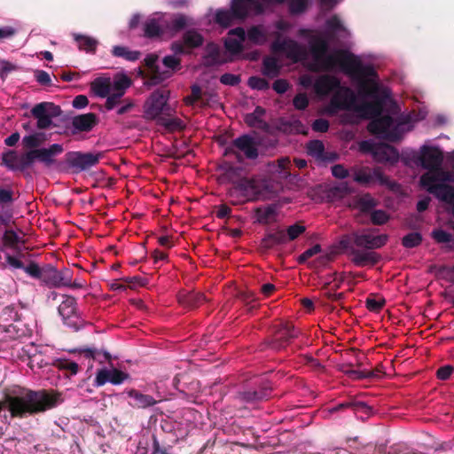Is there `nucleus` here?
Wrapping results in <instances>:
<instances>
[{
    "label": "nucleus",
    "instance_id": "052dcab7",
    "mask_svg": "<svg viewBox=\"0 0 454 454\" xmlns=\"http://www.w3.org/2000/svg\"><path fill=\"white\" fill-rule=\"evenodd\" d=\"M201 99V89L198 85L192 87V96L185 98V102L188 105H192L195 102Z\"/></svg>",
    "mask_w": 454,
    "mask_h": 454
},
{
    "label": "nucleus",
    "instance_id": "f704fd0d",
    "mask_svg": "<svg viewBox=\"0 0 454 454\" xmlns=\"http://www.w3.org/2000/svg\"><path fill=\"white\" fill-rule=\"evenodd\" d=\"M112 52L115 57H121L129 61H135L140 56L139 51H129L128 48L123 47V46H114L113 48Z\"/></svg>",
    "mask_w": 454,
    "mask_h": 454
},
{
    "label": "nucleus",
    "instance_id": "c9c22d12",
    "mask_svg": "<svg viewBox=\"0 0 454 454\" xmlns=\"http://www.w3.org/2000/svg\"><path fill=\"white\" fill-rule=\"evenodd\" d=\"M169 112H167L166 114L169 115ZM159 124L163 125L165 128H167L169 130H178L182 129L184 127V123L183 121H181L178 118L176 117H165L160 118V121H158Z\"/></svg>",
    "mask_w": 454,
    "mask_h": 454
},
{
    "label": "nucleus",
    "instance_id": "dca6fc26",
    "mask_svg": "<svg viewBox=\"0 0 454 454\" xmlns=\"http://www.w3.org/2000/svg\"><path fill=\"white\" fill-rule=\"evenodd\" d=\"M128 378V374L115 368H103L98 371L94 385L101 387L106 382L114 385L121 384Z\"/></svg>",
    "mask_w": 454,
    "mask_h": 454
},
{
    "label": "nucleus",
    "instance_id": "5fc2aeb1",
    "mask_svg": "<svg viewBox=\"0 0 454 454\" xmlns=\"http://www.w3.org/2000/svg\"><path fill=\"white\" fill-rule=\"evenodd\" d=\"M349 173L350 171L343 165L336 164L332 167V174L336 178L344 179L348 176Z\"/></svg>",
    "mask_w": 454,
    "mask_h": 454
},
{
    "label": "nucleus",
    "instance_id": "f3484780",
    "mask_svg": "<svg viewBox=\"0 0 454 454\" xmlns=\"http://www.w3.org/2000/svg\"><path fill=\"white\" fill-rule=\"evenodd\" d=\"M168 26V20L167 19V15L165 13H154L145 23V35L147 37L158 36Z\"/></svg>",
    "mask_w": 454,
    "mask_h": 454
},
{
    "label": "nucleus",
    "instance_id": "4468645a",
    "mask_svg": "<svg viewBox=\"0 0 454 454\" xmlns=\"http://www.w3.org/2000/svg\"><path fill=\"white\" fill-rule=\"evenodd\" d=\"M130 85L131 81L126 74L116 75L114 79L113 91L106 97V108L112 110L119 103L120 98Z\"/></svg>",
    "mask_w": 454,
    "mask_h": 454
},
{
    "label": "nucleus",
    "instance_id": "ea45409f",
    "mask_svg": "<svg viewBox=\"0 0 454 454\" xmlns=\"http://www.w3.org/2000/svg\"><path fill=\"white\" fill-rule=\"evenodd\" d=\"M326 27L327 29L333 34H338L340 32L347 34V31L343 27V24L337 16H333L329 18L326 21Z\"/></svg>",
    "mask_w": 454,
    "mask_h": 454
},
{
    "label": "nucleus",
    "instance_id": "58836bf2",
    "mask_svg": "<svg viewBox=\"0 0 454 454\" xmlns=\"http://www.w3.org/2000/svg\"><path fill=\"white\" fill-rule=\"evenodd\" d=\"M44 139L43 133H34L28 136H25L22 139V143L27 148H35L39 146Z\"/></svg>",
    "mask_w": 454,
    "mask_h": 454
},
{
    "label": "nucleus",
    "instance_id": "393cba45",
    "mask_svg": "<svg viewBox=\"0 0 454 454\" xmlns=\"http://www.w3.org/2000/svg\"><path fill=\"white\" fill-rule=\"evenodd\" d=\"M400 158L403 163L409 168H421V150L417 151L411 148H406L402 152Z\"/></svg>",
    "mask_w": 454,
    "mask_h": 454
},
{
    "label": "nucleus",
    "instance_id": "c756f323",
    "mask_svg": "<svg viewBox=\"0 0 454 454\" xmlns=\"http://www.w3.org/2000/svg\"><path fill=\"white\" fill-rule=\"evenodd\" d=\"M128 395L134 400L132 405L137 408L145 409L156 403L154 398L149 395H144L137 390H130Z\"/></svg>",
    "mask_w": 454,
    "mask_h": 454
},
{
    "label": "nucleus",
    "instance_id": "338daca9",
    "mask_svg": "<svg viewBox=\"0 0 454 454\" xmlns=\"http://www.w3.org/2000/svg\"><path fill=\"white\" fill-rule=\"evenodd\" d=\"M272 88L277 93L283 94L288 90L289 84L286 80L278 79L274 82Z\"/></svg>",
    "mask_w": 454,
    "mask_h": 454
},
{
    "label": "nucleus",
    "instance_id": "7ed1b4c3",
    "mask_svg": "<svg viewBox=\"0 0 454 454\" xmlns=\"http://www.w3.org/2000/svg\"><path fill=\"white\" fill-rule=\"evenodd\" d=\"M420 150L421 168L427 170L420 177V185L438 200L450 205L454 211V189L445 184L446 180L453 178L450 171H445L442 168L443 161L442 151L436 146L428 145H423Z\"/></svg>",
    "mask_w": 454,
    "mask_h": 454
},
{
    "label": "nucleus",
    "instance_id": "ddd939ff",
    "mask_svg": "<svg viewBox=\"0 0 454 454\" xmlns=\"http://www.w3.org/2000/svg\"><path fill=\"white\" fill-rule=\"evenodd\" d=\"M99 160L98 154L72 152L67 154L68 165L75 171H83L95 166Z\"/></svg>",
    "mask_w": 454,
    "mask_h": 454
},
{
    "label": "nucleus",
    "instance_id": "8fccbe9b",
    "mask_svg": "<svg viewBox=\"0 0 454 454\" xmlns=\"http://www.w3.org/2000/svg\"><path fill=\"white\" fill-rule=\"evenodd\" d=\"M23 270L29 276L42 280L43 273V268H40L37 264L31 263V264L24 267Z\"/></svg>",
    "mask_w": 454,
    "mask_h": 454
},
{
    "label": "nucleus",
    "instance_id": "bb28decb",
    "mask_svg": "<svg viewBox=\"0 0 454 454\" xmlns=\"http://www.w3.org/2000/svg\"><path fill=\"white\" fill-rule=\"evenodd\" d=\"M277 216L278 207L276 205L265 206L256 210V218L261 223H271L277 220Z\"/></svg>",
    "mask_w": 454,
    "mask_h": 454
},
{
    "label": "nucleus",
    "instance_id": "20e7f679",
    "mask_svg": "<svg viewBox=\"0 0 454 454\" xmlns=\"http://www.w3.org/2000/svg\"><path fill=\"white\" fill-rule=\"evenodd\" d=\"M263 4L261 0H231V10L220 9L215 12V22L227 27L235 19L243 20L249 16L262 14Z\"/></svg>",
    "mask_w": 454,
    "mask_h": 454
},
{
    "label": "nucleus",
    "instance_id": "a211bd4d",
    "mask_svg": "<svg viewBox=\"0 0 454 454\" xmlns=\"http://www.w3.org/2000/svg\"><path fill=\"white\" fill-rule=\"evenodd\" d=\"M202 42L203 38L200 33L194 30H189L184 34L183 41L172 43L171 49L175 54H182L187 52L188 49L201 45Z\"/></svg>",
    "mask_w": 454,
    "mask_h": 454
},
{
    "label": "nucleus",
    "instance_id": "6e6d98bb",
    "mask_svg": "<svg viewBox=\"0 0 454 454\" xmlns=\"http://www.w3.org/2000/svg\"><path fill=\"white\" fill-rule=\"evenodd\" d=\"M321 247L319 245H315L312 247L304 251L298 258L299 262H305L309 258L313 255L320 253Z\"/></svg>",
    "mask_w": 454,
    "mask_h": 454
},
{
    "label": "nucleus",
    "instance_id": "79ce46f5",
    "mask_svg": "<svg viewBox=\"0 0 454 454\" xmlns=\"http://www.w3.org/2000/svg\"><path fill=\"white\" fill-rule=\"evenodd\" d=\"M422 237L418 232L409 233L403 239V245L407 248H411L419 246L421 243Z\"/></svg>",
    "mask_w": 454,
    "mask_h": 454
},
{
    "label": "nucleus",
    "instance_id": "864d4df0",
    "mask_svg": "<svg viewBox=\"0 0 454 454\" xmlns=\"http://www.w3.org/2000/svg\"><path fill=\"white\" fill-rule=\"evenodd\" d=\"M309 105V98L305 93H299L294 98V106L296 109L304 110Z\"/></svg>",
    "mask_w": 454,
    "mask_h": 454
},
{
    "label": "nucleus",
    "instance_id": "39448f33",
    "mask_svg": "<svg viewBox=\"0 0 454 454\" xmlns=\"http://www.w3.org/2000/svg\"><path fill=\"white\" fill-rule=\"evenodd\" d=\"M359 147L362 152L371 153L378 162L393 165L400 159V154L395 148L386 144H378L373 139L362 141Z\"/></svg>",
    "mask_w": 454,
    "mask_h": 454
},
{
    "label": "nucleus",
    "instance_id": "423d86ee",
    "mask_svg": "<svg viewBox=\"0 0 454 454\" xmlns=\"http://www.w3.org/2000/svg\"><path fill=\"white\" fill-rule=\"evenodd\" d=\"M49 287H72L81 288L82 283L73 282L72 272L69 269L58 270L56 268L47 266L43 268V278L41 280Z\"/></svg>",
    "mask_w": 454,
    "mask_h": 454
},
{
    "label": "nucleus",
    "instance_id": "de8ad7c7",
    "mask_svg": "<svg viewBox=\"0 0 454 454\" xmlns=\"http://www.w3.org/2000/svg\"><path fill=\"white\" fill-rule=\"evenodd\" d=\"M248 85L254 90H263L269 88L268 82L262 77L252 76L248 79Z\"/></svg>",
    "mask_w": 454,
    "mask_h": 454
},
{
    "label": "nucleus",
    "instance_id": "9b49d317",
    "mask_svg": "<svg viewBox=\"0 0 454 454\" xmlns=\"http://www.w3.org/2000/svg\"><path fill=\"white\" fill-rule=\"evenodd\" d=\"M351 239L356 247L365 249H378L386 245L388 236L387 234H377L374 230L367 229L352 233Z\"/></svg>",
    "mask_w": 454,
    "mask_h": 454
},
{
    "label": "nucleus",
    "instance_id": "3c124183",
    "mask_svg": "<svg viewBox=\"0 0 454 454\" xmlns=\"http://www.w3.org/2000/svg\"><path fill=\"white\" fill-rule=\"evenodd\" d=\"M432 237L438 243H448L451 241V235L441 229L433 231Z\"/></svg>",
    "mask_w": 454,
    "mask_h": 454
},
{
    "label": "nucleus",
    "instance_id": "4c0bfd02",
    "mask_svg": "<svg viewBox=\"0 0 454 454\" xmlns=\"http://www.w3.org/2000/svg\"><path fill=\"white\" fill-rule=\"evenodd\" d=\"M157 61H158V57L154 54H150V55L146 56V58L145 59V65L149 67V69L153 73L154 79L163 80L166 77H168V74H167L165 75H161V74L158 70V67L156 66Z\"/></svg>",
    "mask_w": 454,
    "mask_h": 454
},
{
    "label": "nucleus",
    "instance_id": "6e6552de",
    "mask_svg": "<svg viewBox=\"0 0 454 454\" xmlns=\"http://www.w3.org/2000/svg\"><path fill=\"white\" fill-rule=\"evenodd\" d=\"M168 99V91L156 90L146 100L144 106V115L148 120H156L162 118L164 113L170 111L167 102Z\"/></svg>",
    "mask_w": 454,
    "mask_h": 454
},
{
    "label": "nucleus",
    "instance_id": "49530a36",
    "mask_svg": "<svg viewBox=\"0 0 454 454\" xmlns=\"http://www.w3.org/2000/svg\"><path fill=\"white\" fill-rule=\"evenodd\" d=\"M35 160H37L36 149L25 153L21 155V169L30 167Z\"/></svg>",
    "mask_w": 454,
    "mask_h": 454
},
{
    "label": "nucleus",
    "instance_id": "2f4dec72",
    "mask_svg": "<svg viewBox=\"0 0 454 454\" xmlns=\"http://www.w3.org/2000/svg\"><path fill=\"white\" fill-rule=\"evenodd\" d=\"M376 206L377 201L370 194L361 195L354 201V207L363 213L372 211Z\"/></svg>",
    "mask_w": 454,
    "mask_h": 454
},
{
    "label": "nucleus",
    "instance_id": "1a4fd4ad",
    "mask_svg": "<svg viewBox=\"0 0 454 454\" xmlns=\"http://www.w3.org/2000/svg\"><path fill=\"white\" fill-rule=\"evenodd\" d=\"M270 51L275 54H283L294 63L305 59L307 55L305 49L290 38L278 37L270 44Z\"/></svg>",
    "mask_w": 454,
    "mask_h": 454
},
{
    "label": "nucleus",
    "instance_id": "37998d69",
    "mask_svg": "<svg viewBox=\"0 0 454 454\" xmlns=\"http://www.w3.org/2000/svg\"><path fill=\"white\" fill-rule=\"evenodd\" d=\"M385 304V300L381 297L371 296L366 299V307L370 311L378 312Z\"/></svg>",
    "mask_w": 454,
    "mask_h": 454
},
{
    "label": "nucleus",
    "instance_id": "e433bc0d",
    "mask_svg": "<svg viewBox=\"0 0 454 454\" xmlns=\"http://www.w3.org/2000/svg\"><path fill=\"white\" fill-rule=\"evenodd\" d=\"M3 160L9 168L21 169V155H18L13 151L4 154Z\"/></svg>",
    "mask_w": 454,
    "mask_h": 454
},
{
    "label": "nucleus",
    "instance_id": "5701e85b",
    "mask_svg": "<svg viewBox=\"0 0 454 454\" xmlns=\"http://www.w3.org/2000/svg\"><path fill=\"white\" fill-rule=\"evenodd\" d=\"M63 152V147L59 144H53L48 148L36 149L37 160L43 162L46 166L54 163V157Z\"/></svg>",
    "mask_w": 454,
    "mask_h": 454
},
{
    "label": "nucleus",
    "instance_id": "69168bd1",
    "mask_svg": "<svg viewBox=\"0 0 454 454\" xmlns=\"http://www.w3.org/2000/svg\"><path fill=\"white\" fill-rule=\"evenodd\" d=\"M328 128H329V122H328V121H326L325 119H317L312 123V129H313V130H315L317 132H325V131H327Z\"/></svg>",
    "mask_w": 454,
    "mask_h": 454
},
{
    "label": "nucleus",
    "instance_id": "72a5a7b5",
    "mask_svg": "<svg viewBox=\"0 0 454 454\" xmlns=\"http://www.w3.org/2000/svg\"><path fill=\"white\" fill-rule=\"evenodd\" d=\"M264 114V109L261 106H257L252 114L246 115L245 121L250 127L262 128L264 126V121H262Z\"/></svg>",
    "mask_w": 454,
    "mask_h": 454
},
{
    "label": "nucleus",
    "instance_id": "a18cd8bd",
    "mask_svg": "<svg viewBox=\"0 0 454 454\" xmlns=\"http://www.w3.org/2000/svg\"><path fill=\"white\" fill-rule=\"evenodd\" d=\"M3 241L5 247H14L20 242V237L13 231H6L3 237Z\"/></svg>",
    "mask_w": 454,
    "mask_h": 454
},
{
    "label": "nucleus",
    "instance_id": "9d476101",
    "mask_svg": "<svg viewBox=\"0 0 454 454\" xmlns=\"http://www.w3.org/2000/svg\"><path fill=\"white\" fill-rule=\"evenodd\" d=\"M59 313L64 324L67 326L77 330L83 325V320L78 311L77 303L74 297L63 296V300L59 306Z\"/></svg>",
    "mask_w": 454,
    "mask_h": 454
},
{
    "label": "nucleus",
    "instance_id": "4be33fe9",
    "mask_svg": "<svg viewBox=\"0 0 454 454\" xmlns=\"http://www.w3.org/2000/svg\"><path fill=\"white\" fill-rule=\"evenodd\" d=\"M114 80L108 75H101L90 82V90L94 95L106 98L113 91Z\"/></svg>",
    "mask_w": 454,
    "mask_h": 454
},
{
    "label": "nucleus",
    "instance_id": "0eeeda50",
    "mask_svg": "<svg viewBox=\"0 0 454 454\" xmlns=\"http://www.w3.org/2000/svg\"><path fill=\"white\" fill-rule=\"evenodd\" d=\"M350 173L353 180L363 186H369L373 183H379L381 185H392V183L383 174L380 168H371L365 166H356L351 168Z\"/></svg>",
    "mask_w": 454,
    "mask_h": 454
},
{
    "label": "nucleus",
    "instance_id": "f03ea898",
    "mask_svg": "<svg viewBox=\"0 0 454 454\" xmlns=\"http://www.w3.org/2000/svg\"><path fill=\"white\" fill-rule=\"evenodd\" d=\"M61 402L60 395L56 393L16 387L6 395L4 401H0V436L4 434V427L12 417L44 411Z\"/></svg>",
    "mask_w": 454,
    "mask_h": 454
},
{
    "label": "nucleus",
    "instance_id": "cd10ccee",
    "mask_svg": "<svg viewBox=\"0 0 454 454\" xmlns=\"http://www.w3.org/2000/svg\"><path fill=\"white\" fill-rule=\"evenodd\" d=\"M286 234L284 230H277L271 233H269L262 240V247L264 248H271L278 245L286 244Z\"/></svg>",
    "mask_w": 454,
    "mask_h": 454
},
{
    "label": "nucleus",
    "instance_id": "c85d7f7f",
    "mask_svg": "<svg viewBox=\"0 0 454 454\" xmlns=\"http://www.w3.org/2000/svg\"><path fill=\"white\" fill-rule=\"evenodd\" d=\"M246 37L250 43L256 45H262L268 40L267 32L262 26H253L248 28Z\"/></svg>",
    "mask_w": 454,
    "mask_h": 454
},
{
    "label": "nucleus",
    "instance_id": "6ab92c4d",
    "mask_svg": "<svg viewBox=\"0 0 454 454\" xmlns=\"http://www.w3.org/2000/svg\"><path fill=\"white\" fill-rule=\"evenodd\" d=\"M264 186V184L253 179H245L239 184L240 191L251 200H269L270 197L262 190Z\"/></svg>",
    "mask_w": 454,
    "mask_h": 454
},
{
    "label": "nucleus",
    "instance_id": "0e129e2a",
    "mask_svg": "<svg viewBox=\"0 0 454 454\" xmlns=\"http://www.w3.org/2000/svg\"><path fill=\"white\" fill-rule=\"evenodd\" d=\"M454 371V367L451 365H444L438 369L437 377L442 380H448Z\"/></svg>",
    "mask_w": 454,
    "mask_h": 454
},
{
    "label": "nucleus",
    "instance_id": "13d9d810",
    "mask_svg": "<svg viewBox=\"0 0 454 454\" xmlns=\"http://www.w3.org/2000/svg\"><path fill=\"white\" fill-rule=\"evenodd\" d=\"M12 216V211L9 206L0 205V223H8Z\"/></svg>",
    "mask_w": 454,
    "mask_h": 454
},
{
    "label": "nucleus",
    "instance_id": "b1692460",
    "mask_svg": "<svg viewBox=\"0 0 454 454\" xmlns=\"http://www.w3.org/2000/svg\"><path fill=\"white\" fill-rule=\"evenodd\" d=\"M379 259L380 256L374 252L355 250L352 253V262L360 267L374 265Z\"/></svg>",
    "mask_w": 454,
    "mask_h": 454
},
{
    "label": "nucleus",
    "instance_id": "412c9836",
    "mask_svg": "<svg viewBox=\"0 0 454 454\" xmlns=\"http://www.w3.org/2000/svg\"><path fill=\"white\" fill-rule=\"evenodd\" d=\"M307 153L319 162L333 161L337 159L336 153L325 151V145L320 140H312L308 143Z\"/></svg>",
    "mask_w": 454,
    "mask_h": 454
},
{
    "label": "nucleus",
    "instance_id": "603ef678",
    "mask_svg": "<svg viewBox=\"0 0 454 454\" xmlns=\"http://www.w3.org/2000/svg\"><path fill=\"white\" fill-rule=\"evenodd\" d=\"M371 219L374 224H383L388 220V215L383 210H374L371 215Z\"/></svg>",
    "mask_w": 454,
    "mask_h": 454
},
{
    "label": "nucleus",
    "instance_id": "bf43d9fd",
    "mask_svg": "<svg viewBox=\"0 0 454 454\" xmlns=\"http://www.w3.org/2000/svg\"><path fill=\"white\" fill-rule=\"evenodd\" d=\"M207 51L209 57L211 58V59L207 61L208 63H216L219 61L220 49L218 45L214 43L208 44Z\"/></svg>",
    "mask_w": 454,
    "mask_h": 454
},
{
    "label": "nucleus",
    "instance_id": "a878e982",
    "mask_svg": "<svg viewBox=\"0 0 454 454\" xmlns=\"http://www.w3.org/2000/svg\"><path fill=\"white\" fill-rule=\"evenodd\" d=\"M96 123L97 117L94 114H81L73 120V127L78 131H89Z\"/></svg>",
    "mask_w": 454,
    "mask_h": 454
},
{
    "label": "nucleus",
    "instance_id": "c03bdc74",
    "mask_svg": "<svg viewBox=\"0 0 454 454\" xmlns=\"http://www.w3.org/2000/svg\"><path fill=\"white\" fill-rule=\"evenodd\" d=\"M163 65L165 67H167L168 70L164 71L161 75H165L168 74V76L170 75L171 71L178 68L180 65V59L176 56H166L163 59Z\"/></svg>",
    "mask_w": 454,
    "mask_h": 454
},
{
    "label": "nucleus",
    "instance_id": "7c9ffc66",
    "mask_svg": "<svg viewBox=\"0 0 454 454\" xmlns=\"http://www.w3.org/2000/svg\"><path fill=\"white\" fill-rule=\"evenodd\" d=\"M281 65L274 56H267L262 61V74L268 77H275L279 74Z\"/></svg>",
    "mask_w": 454,
    "mask_h": 454
},
{
    "label": "nucleus",
    "instance_id": "f257e3e1",
    "mask_svg": "<svg viewBox=\"0 0 454 454\" xmlns=\"http://www.w3.org/2000/svg\"><path fill=\"white\" fill-rule=\"evenodd\" d=\"M299 35L308 41L311 54L308 69L313 72L340 71L349 76L357 87L358 95L348 87L342 86L334 75L322 74L317 78L308 74L301 75L299 83L306 89L312 87L319 99L331 96L327 106L329 114L351 110L361 117L373 118L368 124L369 132L389 141L401 139L417 121L425 118L424 114H397L394 111L381 115V100L389 96V91L379 83L371 67L364 65L348 51L335 50L329 52V42L323 34L301 28Z\"/></svg>",
    "mask_w": 454,
    "mask_h": 454
},
{
    "label": "nucleus",
    "instance_id": "aec40b11",
    "mask_svg": "<svg viewBox=\"0 0 454 454\" xmlns=\"http://www.w3.org/2000/svg\"><path fill=\"white\" fill-rule=\"evenodd\" d=\"M245 40V29L243 27H236L230 30L228 37L225 39L224 45L230 53L238 54L242 51Z\"/></svg>",
    "mask_w": 454,
    "mask_h": 454
},
{
    "label": "nucleus",
    "instance_id": "2eb2a0df",
    "mask_svg": "<svg viewBox=\"0 0 454 454\" xmlns=\"http://www.w3.org/2000/svg\"><path fill=\"white\" fill-rule=\"evenodd\" d=\"M231 146L237 153V157H239V153H243L246 158L250 160H254L258 156L257 143L254 137L248 135L236 138Z\"/></svg>",
    "mask_w": 454,
    "mask_h": 454
},
{
    "label": "nucleus",
    "instance_id": "4d7b16f0",
    "mask_svg": "<svg viewBox=\"0 0 454 454\" xmlns=\"http://www.w3.org/2000/svg\"><path fill=\"white\" fill-rule=\"evenodd\" d=\"M220 82L224 85L234 86L239 83L240 78L236 74H224L221 76Z\"/></svg>",
    "mask_w": 454,
    "mask_h": 454
},
{
    "label": "nucleus",
    "instance_id": "a19ab883",
    "mask_svg": "<svg viewBox=\"0 0 454 454\" xmlns=\"http://www.w3.org/2000/svg\"><path fill=\"white\" fill-rule=\"evenodd\" d=\"M296 335L297 332L294 330V326L288 323L281 325V327L278 332V338L281 340L283 339L285 341L294 338Z\"/></svg>",
    "mask_w": 454,
    "mask_h": 454
},
{
    "label": "nucleus",
    "instance_id": "09e8293b",
    "mask_svg": "<svg viewBox=\"0 0 454 454\" xmlns=\"http://www.w3.org/2000/svg\"><path fill=\"white\" fill-rule=\"evenodd\" d=\"M304 231H305V227L302 225L294 224V225L289 226L286 231L287 242L295 239Z\"/></svg>",
    "mask_w": 454,
    "mask_h": 454
},
{
    "label": "nucleus",
    "instance_id": "473e14b6",
    "mask_svg": "<svg viewBox=\"0 0 454 454\" xmlns=\"http://www.w3.org/2000/svg\"><path fill=\"white\" fill-rule=\"evenodd\" d=\"M73 36L78 43L80 50L85 51L86 52L95 51L98 46V41L95 38L79 34H73Z\"/></svg>",
    "mask_w": 454,
    "mask_h": 454
},
{
    "label": "nucleus",
    "instance_id": "680f3d73",
    "mask_svg": "<svg viewBox=\"0 0 454 454\" xmlns=\"http://www.w3.org/2000/svg\"><path fill=\"white\" fill-rule=\"evenodd\" d=\"M35 77L37 82H39L42 85H50L51 84V80L50 74L46 71L36 70L35 72Z\"/></svg>",
    "mask_w": 454,
    "mask_h": 454
},
{
    "label": "nucleus",
    "instance_id": "f8f14e48",
    "mask_svg": "<svg viewBox=\"0 0 454 454\" xmlns=\"http://www.w3.org/2000/svg\"><path fill=\"white\" fill-rule=\"evenodd\" d=\"M31 114L37 120V128L44 129L51 125L53 118L60 115L61 110L53 103L42 102L32 108Z\"/></svg>",
    "mask_w": 454,
    "mask_h": 454
},
{
    "label": "nucleus",
    "instance_id": "e2e57ef3",
    "mask_svg": "<svg viewBox=\"0 0 454 454\" xmlns=\"http://www.w3.org/2000/svg\"><path fill=\"white\" fill-rule=\"evenodd\" d=\"M202 299H204L202 294H190L185 299L180 298V302H183L186 306H193Z\"/></svg>",
    "mask_w": 454,
    "mask_h": 454
},
{
    "label": "nucleus",
    "instance_id": "774afa93",
    "mask_svg": "<svg viewBox=\"0 0 454 454\" xmlns=\"http://www.w3.org/2000/svg\"><path fill=\"white\" fill-rule=\"evenodd\" d=\"M187 19L183 15H177L171 20V27L173 29L178 30L185 27Z\"/></svg>",
    "mask_w": 454,
    "mask_h": 454
}]
</instances>
